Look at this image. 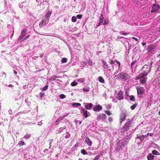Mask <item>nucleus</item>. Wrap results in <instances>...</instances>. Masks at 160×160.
<instances>
[{
	"instance_id": "1",
	"label": "nucleus",
	"mask_w": 160,
	"mask_h": 160,
	"mask_svg": "<svg viewBox=\"0 0 160 160\" xmlns=\"http://www.w3.org/2000/svg\"><path fill=\"white\" fill-rule=\"evenodd\" d=\"M149 71V69H148L144 73H141L139 74L135 78V79L138 80L140 79V83L141 85L145 84L147 81V78H145L148 74Z\"/></svg>"
},
{
	"instance_id": "2",
	"label": "nucleus",
	"mask_w": 160,
	"mask_h": 160,
	"mask_svg": "<svg viewBox=\"0 0 160 160\" xmlns=\"http://www.w3.org/2000/svg\"><path fill=\"white\" fill-rule=\"evenodd\" d=\"M118 79L127 80L130 78V76L126 72H121L115 76Z\"/></svg>"
},
{
	"instance_id": "3",
	"label": "nucleus",
	"mask_w": 160,
	"mask_h": 160,
	"mask_svg": "<svg viewBox=\"0 0 160 160\" xmlns=\"http://www.w3.org/2000/svg\"><path fill=\"white\" fill-rule=\"evenodd\" d=\"M136 89L138 97L141 98L142 97V94H143L144 92V90L143 88L141 87H137Z\"/></svg>"
},
{
	"instance_id": "4",
	"label": "nucleus",
	"mask_w": 160,
	"mask_h": 160,
	"mask_svg": "<svg viewBox=\"0 0 160 160\" xmlns=\"http://www.w3.org/2000/svg\"><path fill=\"white\" fill-rule=\"evenodd\" d=\"M129 123L128 122H126L125 125L122 127L121 129V132L123 133L129 128Z\"/></svg>"
},
{
	"instance_id": "5",
	"label": "nucleus",
	"mask_w": 160,
	"mask_h": 160,
	"mask_svg": "<svg viewBox=\"0 0 160 160\" xmlns=\"http://www.w3.org/2000/svg\"><path fill=\"white\" fill-rule=\"evenodd\" d=\"M156 47V46L155 45L151 44L149 45L147 48L148 53H152V52L154 50V49Z\"/></svg>"
},
{
	"instance_id": "6",
	"label": "nucleus",
	"mask_w": 160,
	"mask_h": 160,
	"mask_svg": "<svg viewBox=\"0 0 160 160\" xmlns=\"http://www.w3.org/2000/svg\"><path fill=\"white\" fill-rule=\"evenodd\" d=\"M81 111L82 112L85 118H87L89 116L90 113L87 111L84 108H81Z\"/></svg>"
},
{
	"instance_id": "7",
	"label": "nucleus",
	"mask_w": 160,
	"mask_h": 160,
	"mask_svg": "<svg viewBox=\"0 0 160 160\" xmlns=\"http://www.w3.org/2000/svg\"><path fill=\"white\" fill-rule=\"evenodd\" d=\"M102 107L100 105H95L93 108V110L94 111H100L102 109Z\"/></svg>"
},
{
	"instance_id": "8",
	"label": "nucleus",
	"mask_w": 160,
	"mask_h": 160,
	"mask_svg": "<svg viewBox=\"0 0 160 160\" xmlns=\"http://www.w3.org/2000/svg\"><path fill=\"white\" fill-rule=\"evenodd\" d=\"M159 8V6L158 5L153 4V5L152 12L158 11Z\"/></svg>"
},
{
	"instance_id": "9",
	"label": "nucleus",
	"mask_w": 160,
	"mask_h": 160,
	"mask_svg": "<svg viewBox=\"0 0 160 160\" xmlns=\"http://www.w3.org/2000/svg\"><path fill=\"white\" fill-rule=\"evenodd\" d=\"M118 99L121 100L123 99V94L121 91H119L118 93Z\"/></svg>"
},
{
	"instance_id": "10",
	"label": "nucleus",
	"mask_w": 160,
	"mask_h": 160,
	"mask_svg": "<svg viewBox=\"0 0 160 160\" xmlns=\"http://www.w3.org/2000/svg\"><path fill=\"white\" fill-rule=\"evenodd\" d=\"M126 115L124 113H122L120 115V123L121 124L122 122L125 120L126 118Z\"/></svg>"
},
{
	"instance_id": "11",
	"label": "nucleus",
	"mask_w": 160,
	"mask_h": 160,
	"mask_svg": "<svg viewBox=\"0 0 160 160\" xmlns=\"http://www.w3.org/2000/svg\"><path fill=\"white\" fill-rule=\"evenodd\" d=\"M85 142L89 146H90L92 145V142L88 138L86 137V138Z\"/></svg>"
},
{
	"instance_id": "12",
	"label": "nucleus",
	"mask_w": 160,
	"mask_h": 160,
	"mask_svg": "<svg viewBox=\"0 0 160 160\" xmlns=\"http://www.w3.org/2000/svg\"><path fill=\"white\" fill-rule=\"evenodd\" d=\"M103 15H101L100 17L99 21V23L98 24V26H99L101 24H102V23L103 22Z\"/></svg>"
},
{
	"instance_id": "13",
	"label": "nucleus",
	"mask_w": 160,
	"mask_h": 160,
	"mask_svg": "<svg viewBox=\"0 0 160 160\" xmlns=\"http://www.w3.org/2000/svg\"><path fill=\"white\" fill-rule=\"evenodd\" d=\"M46 24V21L45 19H43L39 23V26L42 27L45 26Z\"/></svg>"
},
{
	"instance_id": "14",
	"label": "nucleus",
	"mask_w": 160,
	"mask_h": 160,
	"mask_svg": "<svg viewBox=\"0 0 160 160\" xmlns=\"http://www.w3.org/2000/svg\"><path fill=\"white\" fill-rule=\"evenodd\" d=\"M93 105L92 103H88L87 105L85 106L86 109L88 110L90 109L92 107Z\"/></svg>"
},
{
	"instance_id": "15",
	"label": "nucleus",
	"mask_w": 160,
	"mask_h": 160,
	"mask_svg": "<svg viewBox=\"0 0 160 160\" xmlns=\"http://www.w3.org/2000/svg\"><path fill=\"white\" fill-rule=\"evenodd\" d=\"M51 13L52 12L50 11H48L47 12L45 16V17L46 19L48 20L49 19V18Z\"/></svg>"
},
{
	"instance_id": "16",
	"label": "nucleus",
	"mask_w": 160,
	"mask_h": 160,
	"mask_svg": "<svg viewBox=\"0 0 160 160\" xmlns=\"http://www.w3.org/2000/svg\"><path fill=\"white\" fill-rule=\"evenodd\" d=\"M154 156L152 154H149L147 157L148 160H153L154 159Z\"/></svg>"
},
{
	"instance_id": "17",
	"label": "nucleus",
	"mask_w": 160,
	"mask_h": 160,
	"mask_svg": "<svg viewBox=\"0 0 160 160\" xmlns=\"http://www.w3.org/2000/svg\"><path fill=\"white\" fill-rule=\"evenodd\" d=\"M98 80L100 82L102 83L105 82V81L103 78L102 77H98Z\"/></svg>"
},
{
	"instance_id": "18",
	"label": "nucleus",
	"mask_w": 160,
	"mask_h": 160,
	"mask_svg": "<svg viewBox=\"0 0 160 160\" xmlns=\"http://www.w3.org/2000/svg\"><path fill=\"white\" fill-rule=\"evenodd\" d=\"M152 153L155 155H160V153L156 150H154L152 151Z\"/></svg>"
},
{
	"instance_id": "19",
	"label": "nucleus",
	"mask_w": 160,
	"mask_h": 160,
	"mask_svg": "<svg viewBox=\"0 0 160 160\" xmlns=\"http://www.w3.org/2000/svg\"><path fill=\"white\" fill-rule=\"evenodd\" d=\"M81 105V104L79 103H73L72 104V106L73 107L80 106Z\"/></svg>"
},
{
	"instance_id": "20",
	"label": "nucleus",
	"mask_w": 160,
	"mask_h": 160,
	"mask_svg": "<svg viewBox=\"0 0 160 160\" xmlns=\"http://www.w3.org/2000/svg\"><path fill=\"white\" fill-rule=\"evenodd\" d=\"M138 105V104L137 103H136L132 105L130 107V108L132 110H134L136 107Z\"/></svg>"
},
{
	"instance_id": "21",
	"label": "nucleus",
	"mask_w": 160,
	"mask_h": 160,
	"mask_svg": "<svg viewBox=\"0 0 160 160\" xmlns=\"http://www.w3.org/2000/svg\"><path fill=\"white\" fill-rule=\"evenodd\" d=\"M104 112L108 115L110 116L111 115V113L109 111L105 110L104 111Z\"/></svg>"
},
{
	"instance_id": "22",
	"label": "nucleus",
	"mask_w": 160,
	"mask_h": 160,
	"mask_svg": "<svg viewBox=\"0 0 160 160\" xmlns=\"http://www.w3.org/2000/svg\"><path fill=\"white\" fill-rule=\"evenodd\" d=\"M137 138H139L141 141H142L144 139V135H142L139 136Z\"/></svg>"
},
{
	"instance_id": "23",
	"label": "nucleus",
	"mask_w": 160,
	"mask_h": 160,
	"mask_svg": "<svg viewBox=\"0 0 160 160\" xmlns=\"http://www.w3.org/2000/svg\"><path fill=\"white\" fill-rule=\"evenodd\" d=\"M27 33V29H24L22 30V31H21V33L24 35V36H25Z\"/></svg>"
},
{
	"instance_id": "24",
	"label": "nucleus",
	"mask_w": 160,
	"mask_h": 160,
	"mask_svg": "<svg viewBox=\"0 0 160 160\" xmlns=\"http://www.w3.org/2000/svg\"><path fill=\"white\" fill-rule=\"evenodd\" d=\"M81 153L83 155H86L87 154V152L84 149L81 150Z\"/></svg>"
},
{
	"instance_id": "25",
	"label": "nucleus",
	"mask_w": 160,
	"mask_h": 160,
	"mask_svg": "<svg viewBox=\"0 0 160 160\" xmlns=\"http://www.w3.org/2000/svg\"><path fill=\"white\" fill-rule=\"evenodd\" d=\"M103 67L104 68H108V64L105 62H103Z\"/></svg>"
},
{
	"instance_id": "26",
	"label": "nucleus",
	"mask_w": 160,
	"mask_h": 160,
	"mask_svg": "<svg viewBox=\"0 0 160 160\" xmlns=\"http://www.w3.org/2000/svg\"><path fill=\"white\" fill-rule=\"evenodd\" d=\"M2 76L4 77V78H6V73L4 72H2L0 73V77Z\"/></svg>"
},
{
	"instance_id": "27",
	"label": "nucleus",
	"mask_w": 160,
	"mask_h": 160,
	"mask_svg": "<svg viewBox=\"0 0 160 160\" xmlns=\"http://www.w3.org/2000/svg\"><path fill=\"white\" fill-rule=\"evenodd\" d=\"M77 84H78L77 82H73L71 84V85L72 86H73V87L76 86V85H77Z\"/></svg>"
},
{
	"instance_id": "28",
	"label": "nucleus",
	"mask_w": 160,
	"mask_h": 160,
	"mask_svg": "<svg viewBox=\"0 0 160 160\" xmlns=\"http://www.w3.org/2000/svg\"><path fill=\"white\" fill-rule=\"evenodd\" d=\"M130 99L132 101H134L135 100V98L133 96L131 95L130 96Z\"/></svg>"
},
{
	"instance_id": "29",
	"label": "nucleus",
	"mask_w": 160,
	"mask_h": 160,
	"mask_svg": "<svg viewBox=\"0 0 160 160\" xmlns=\"http://www.w3.org/2000/svg\"><path fill=\"white\" fill-rule=\"evenodd\" d=\"M77 19L75 17L73 16L72 18V21L73 22H75L76 21Z\"/></svg>"
},
{
	"instance_id": "30",
	"label": "nucleus",
	"mask_w": 160,
	"mask_h": 160,
	"mask_svg": "<svg viewBox=\"0 0 160 160\" xmlns=\"http://www.w3.org/2000/svg\"><path fill=\"white\" fill-rule=\"evenodd\" d=\"M48 85H46L45 87H44L43 88H42V90L43 91H44L48 89Z\"/></svg>"
},
{
	"instance_id": "31",
	"label": "nucleus",
	"mask_w": 160,
	"mask_h": 160,
	"mask_svg": "<svg viewBox=\"0 0 160 160\" xmlns=\"http://www.w3.org/2000/svg\"><path fill=\"white\" fill-rule=\"evenodd\" d=\"M61 61L62 63H66L67 61V59L66 58H63L62 59Z\"/></svg>"
},
{
	"instance_id": "32",
	"label": "nucleus",
	"mask_w": 160,
	"mask_h": 160,
	"mask_svg": "<svg viewBox=\"0 0 160 160\" xmlns=\"http://www.w3.org/2000/svg\"><path fill=\"white\" fill-rule=\"evenodd\" d=\"M108 21L106 19H104V23L102 24L104 25L106 24H108Z\"/></svg>"
},
{
	"instance_id": "33",
	"label": "nucleus",
	"mask_w": 160,
	"mask_h": 160,
	"mask_svg": "<svg viewBox=\"0 0 160 160\" xmlns=\"http://www.w3.org/2000/svg\"><path fill=\"white\" fill-rule=\"evenodd\" d=\"M60 98L61 99H64L66 97V96L63 94H61L60 95Z\"/></svg>"
},
{
	"instance_id": "34",
	"label": "nucleus",
	"mask_w": 160,
	"mask_h": 160,
	"mask_svg": "<svg viewBox=\"0 0 160 160\" xmlns=\"http://www.w3.org/2000/svg\"><path fill=\"white\" fill-rule=\"evenodd\" d=\"M18 144L19 145H23L25 144V142H24L22 141H20L18 143Z\"/></svg>"
},
{
	"instance_id": "35",
	"label": "nucleus",
	"mask_w": 160,
	"mask_h": 160,
	"mask_svg": "<svg viewBox=\"0 0 160 160\" xmlns=\"http://www.w3.org/2000/svg\"><path fill=\"white\" fill-rule=\"evenodd\" d=\"M24 35L21 33V35H20V37L18 39L19 40H21V39H22L25 36Z\"/></svg>"
},
{
	"instance_id": "36",
	"label": "nucleus",
	"mask_w": 160,
	"mask_h": 160,
	"mask_svg": "<svg viewBox=\"0 0 160 160\" xmlns=\"http://www.w3.org/2000/svg\"><path fill=\"white\" fill-rule=\"evenodd\" d=\"M100 155L98 154V155L95 158L93 159V160H98V158H99V157H100Z\"/></svg>"
},
{
	"instance_id": "37",
	"label": "nucleus",
	"mask_w": 160,
	"mask_h": 160,
	"mask_svg": "<svg viewBox=\"0 0 160 160\" xmlns=\"http://www.w3.org/2000/svg\"><path fill=\"white\" fill-rule=\"evenodd\" d=\"M102 118V116L101 115H98L97 119L98 120H100Z\"/></svg>"
},
{
	"instance_id": "38",
	"label": "nucleus",
	"mask_w": 160,
	"mask_h": 160,
	"mask_svg": "<svg viewBox=\"0 0 160 160\" xmlns=\"http://www.w3.org/2000/svg\"><path fill=\"white\" fill-rule=\"evenodd\" d=\"M122 145V146H126L127 144V142H126L122 141L121 142Z\"/></svg>"
},
{
	"instance_id": "39",
	"label": "nucleus",
	"mask_w": 160,
	"mask_h": 160,
	"mask_svg": "<svg viewBox=\"0 0 160 160\" xmlns=\"http://www.w3.org/2000/svg\"><path fill=\"white\" fill-rule=\"evenodd\" d=\"M82 17V15L81 14L78 15H77V17L79 19L81 18Z\"/></svg>"
},
{
	"instance_id": "40",
	"label": "nucleus",
	"mask_w": 160,
	"mask_h": 160,
	"mask_svg": "<svg viewBox=\"0 0 160 160\" xmlns=\"http://www.w3.org/2000/svg\"><path fill=\"white\" fill-rule=\"evenodd\" d=\"M39 94L40 96V98H42L44 95V92H41Z\"/></svg>"
},
{
	"instance_id": "41",
	"label": "nucleus",
	"mask_w": 160,
	"mask_h": 160,
	"mask_svg": "<svg viewBox=\"0 0 160 160\" xmlns=\"http://www.w3.org/2000/svg\"><path fill=\"white\" fill-rule=\"evenodd\" d=\"M82 90L84 91H85V92H88V91H89V90L88 89H87V88H83L82 89Z\"/></svg>"
},
{
	"instance_id": "42",
	"label": "nucleus",
	"mask_w": 160,
	"mask_h": 160,
	"mask_svg": "<svg viewBox=\"0 0 160 160\" xmlns=\"http://www.w3.org/2000/svg\"><path fill=\"white\" fill-rule=\"evenodd\" d=\"M112 118L111 117H109V118L108 119V121L109 122H111L112 121Z\"/></svg>"
},
{
	"instance_id": "43",
	"label": "nucleus",
	"mask_w": 160,
	"mask_h": 160,
	"mask_svg": "<svg viewBox=\"0 0 160 160\" xmlns=\"http://www.w3.org/2000/svg\"><path fill=\"white\" fill-rule=\"evenodd\" d=\"M30 37L29 35H27L26 37H25L22 40L23 41L24 40H26L28 38Z\"/></svg>"
},
{
	"instance_id": "44",
	"label": "nucleus",
	"mask_w": 160,
	"mask_h": 160,
	"mask_svg": "<svg viewBox=\"0 0 160 160\" xmlns=\"http://www.w3.org/2000/svg\"><path fill=\"white\" fill-rule=\"evenodd\" d=\"M102 118H103L104 119L106 117V115L105 114H102Z\"/></svg>"
},
{
	"instance_id": "45",
	"label": "nucleus",
	"mask_w": 160,
	"mask_h": 160,
	"mask_svg": "<svg viewBox=\"0 0 160 160\" xmlns=\"http://www.w3.org/2000/svg\"><path fill=\"white\" fill-rule=\"evenodd\" d=\"M122 34L123 35H127L129 33H127V32H122Z\"/></svg>"
},
{
	"instance_id": "46",
	"label": "nucleus",
	"mask_w": 160,
	"mask_h": 160,
	"mask_svg": "<svg viewBox=\"0 0 160 160\" xmlns=\"http://www.w3.org/2000/svg\"><path fill=\"white\" fill-rule=\"evenodd\" d=\"M116 62L117 63L119 67L120 65V62L117 60L116 61Z\"/></svg>"
},
{
	"instance_id": "47",
	"label": "nucleus",
	"mask_w": 160,
	"mask_h": 160,
	"mask_svg": "<svg viewBox=\"0 0 160 160\" xmlns=\"http://www.w3.org/2000/svg\"><path fill=\"white\" fill-rule=\"evenodd\" d=\"M148 136H150V137H152L153 135V134L151 133H147Z\"/></svg>"
},
{
	"instance_id": "48",
	"label": "nucleus",
	"mask_w": 160,
	"mask_h": 160,
	"mask_svg": "<svg viewBox=\"0 0 160 160\" xmlns=\"http://www.w3.org/2000/svg\"><path fill=\"white\" fill-rule=\"evenodd\" d=\"M135 62H136L135 61L132 62L131 63V66H133L135 64Z\"/></svg>"
},
{
	"instance_id": "49",
	"label": "nucleus",
	"mask_w": 160,
	"mask_h": 160,
	"mask_svg": "<svg viewBox=\"0 0 160 160\" xmlns=\"http://www.w3.org/2000/svg\"><path fill=\"white\" fill-rule=\"evenodd\" d=\"M70 134H69V135H66L65 136V138H69L70 137Z\"/></svg>"
},
{
	"instance_id": "50",
	"label": "nucleus",
	"mask_w": 160,
	"mask_h": 160,
	"mask_svg": "<svg viewBox=\"0 0 160 160\" xmlns=\"http://www.w3.org/2000/svg\"><path fill=\"white\" fill-rule=\"evenodd\" d=\"M132 39H133L135 40L136 41H138V39L137 38L134 37H132Z\"/></svg>"
},
{
	"instance_id": "51",
	"label": "nucleus",
	"mask_w": 160,
	"mask_h": 160,
	"mask_svg": "<svg viewBox=\"0 0 160 160\" xmlns=\"http://www.w3.org/2000/svg\"><path fill=\"white\" fill-rule=\"evenodd\" d=\"M122 147L121 146H120V147H118L117 148H116V149L117 150H118V149H122Z\"/></svg>"
},
{
	"instance_id": "52",
	"label": "nucleus",
	"mask_w": 160,
	"mask_h": 160,
	"mask_svg": "<svg viewBox=\"0 0 160 160\" xmlns=\"http://www.w3.org/2000/svg\"><path fill=\"white\" fill-rule=\"evenodd\" d=\"M67 115L66 114V115H64L62 116V119H63L64 118H65L67 116Z\"/></svg>"
},
{
	"instance_id": "53",
	"label": "nucleus",
	"mask_w": 160,
	"mask_h": 160,
	"mask_svg": "<svg viewBox=\"0 0 160 160\" xmlns=\"http://www.w3.org/2000/svg\"><path fill=\"white\" fill-rule=\"evenodd\" d=\"M13 72H14V73L15 74H17V71H16V70H14V71H13Z\"/></svg>"
},
{
	"instance_id": "54",
	"label": "nucleus",
	"mask_w": 160,
	"mask_h": 160,
	"mask_svg": "<svg viewBox=\"0 0 160 160\" xmlns=\"http://www.w3.org/2000/svg\"><path fill=\"white\" fill-rule=\"evenodd\" d=\"M142 46H144L146 45V43L145 42H142Z\"/></svg>"
},
{
	"instance_id": "55",
	"label": "nucleus",
	"mask_w": 160,
	"mask_h": 160,
	"mask_svg": "<svg viewBox=\"0 0 160 160\" xmlns=\"http://www.w3.org/2000/svg\"><path fill=\"white\" fill-rule=\"evenodd\" d=\"M62 119V117L58 118V121H59V120H62V119Z\"/></svg>"
},
{
	"instance_id": "56",
	"label": "nucleus",
	"mask_w": 160,
	"mask_h": 160,
	"mask_svg": "<svg viewBox=\"0 0 160 160\" xmlns=\"http://www.w3.org/2000/svg\"><path fill=\"white\" fill-rule=\"evenodd\" d=\"M88 64L90 66H91L92 65V62H88Z\"/></svg>"
},
{
	"instance_id": "57",
	"label": "nucleus",
	"mask_w": 160,
	"mask_h": 160,
	"mask_svg": "<svg viewBox=\"0 0 160 160\" xmlns=\"http://www.w3.org/2000/svg\"><path fill=\"white\" fill-rule=\"evenodd\" d=\"M31 135H28V136H26L25 137H27V138H29L30 137Z\"/></svg>"
},
{
	"instance_id": "58",
	"label": "nucleus",
	"mask_w": 160,
	"mask_h": 160,
	"mask_svg": "<svg viewBox=\"0 0 160 160\" xmlns=\"http://www.w3.org/2000/svg\"><path fill=\"white\" fill-rule=\"evenodd\" d=\"M147 136H148L147 134L146 135H145L144 136V138H145V137H147Z\"/></svg>"
},
{
	"instance_id": "59",
	"label": "nucleus",
	"mask_w": 160,
	"mask_h": 160,
	"mask_svg": "<svg viewBox=\"0 0 160 160\" xmlns=\"http://www.w3.org/2000/svg\"><path fill=\"white\" fill-rule=\"evenodd\" d=\"M81 123H82V122L81 121H80L79 122V124H81Z\"/></svg>"
},
{
	"instance_id": "60",
	"label": "nucleus",
	"mask_w": 160,
	"mask_h": 160,
	"mask_svg": "<svg viewBox=\"0 0 160 160\" xmlns=\"http://www.w3.org/2000/svg\"><path fill=\"white\" fill-rule=\"evenodd\" d=\"M158 113L160 115V111Z\"/></svg>"
},
{
	"instance_id": "61",
	"label": "nucleus",
	"mask_w": 160,
	"mask_h": 160,
	"mask_svg": "<svg viewBox=\"0 0 160 160\" xmlns=\"http://www.w3.org/2000/svg\"><path fill=\"white\" fill-rule=\"evenodd\" d=\"M12 86V85H11V84H10V85H9V86Z\"/></svg>"
},
{
	"instance_id": "62",
	"label": "nucleus",
	"mask_w": 160,
	"mask_h": 160,
	"mask_svg": "<svg viewBox=\"0 0 160 160\" xmlns=\"http://www.w3.org/2000/svg\"><path fill=\"white\" fill-rule=\"evenodd\" d=\"M145 68V67H144L143 68V69H144Z\"/></svg>"
},
{
	"instance_id": "63",
	"label": "nucleus",
	"mask_w": 160,
	"mask_h": 160,
	"mask_svg": "<svg viewBox=\"0 0 160 160\" xmlns=\"http://www.w3.org/2000/svg\"><path fill=\"white\" fill-rule=\"evenodd\" d=\"M84 64H85V65H86V63H84Z\"/></svg>"
},
{
	"instance_id": "64",
	"label": "nucleus",
	"mask_w": 160,
	"mask_h": 160,
	"mask_svg": "<svg viewBox=\"0 0 160 160\" xmlns=\"http://www.w3.org/2000/svg\"><path fill=\"white\" fill-rule=\"evenodd\" d=\"M84 64H85V65H86V63H84Z\"/></svg>"
}]
</instances>
